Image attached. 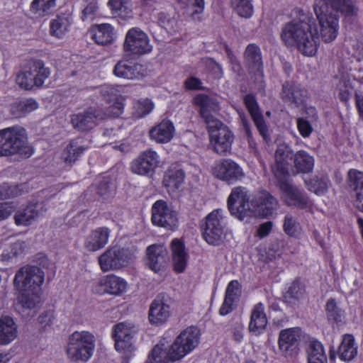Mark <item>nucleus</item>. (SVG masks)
<instances>
[{"label":"nucleus","instance_id":"nucleus-1","mask_svg":"<svg viewBox=\"0 0 363 363\" xmlns=\"http://www.w3.org/2000/svg\"><path fill=\"white\" fill-rule=\"evenodd\" d=\"M291 15L294 19L281 29V40L287 47L296 46L305 56L315 55L319 46V35L313 14L296 7Z\"/></svg>","mask_w":363,"mask_h":363},{"label":"nucleus","instance_id":"nucleus-2","mask_svg":"<svg viewBox=\"0 0 363 363\" xmlns=\"http://www.w3.org/2000/svg\"><path fill=\"white\" fill-rule=\"evenodd\" d=\"M313 9L325 43H330L337 38L340 15L347 18L358 13L354 0H315Z\"/></svg>","mask_w":363,"mask_h":363},{"label":"nucleus","instance_id":"nucleus-3","mask_svg":"<svg viewBox=\"0 0 363 363\" xmlns=\"http://www.w3.org/2000/svg\"><path fill=\"white\" fill-rule=\"evenodd\" d=\"M44 280V272L36 266L26 265L16 272L13 286L17 291L18 301L23 308H36L40 303Z\"/></svg>","mask_w":363,"mask_h":363},{"label":"nucleus","instance_id":"nucleus-4","mask_svg":"<svg viewBox=\"0 0 363 363\" xmlns=\"http://www.w3.org/2000/svg\"><path fill=\"white\" fill-rule=\"evenodd\" d=\"M135 257L134 249L113 246L101 254L98 258V262L101 271L106 272L128 267L134 262Z\"/></svg>","mask_w":363,"mask_h":363},{"label":"nucleus","instance_id":"nucleus-5","mask_svg":"<svg viewBox=\"0 0 363 363\" xmlns=\"http://www.w3.org/2000/svg\"><path fill=\"white\" fill-rule=\"evenodd\" d=\"M50 75V69L45 66L40 59H30L24 71L16 77V82L23 89L31 90L34 87H40Z\"/></svg>","mask_w":363,"mask_h":363},{"label":"nucleus","instance_id":"nucleus-6","mask_svg":"<svg viewBox=\"0 0 363 363\" xmlns=\"http://www.w3.org/2000/svg\"><path fill=\"white\" fill-rule=\"evenodd\" d=\"M95 347L94 336L86 331L74 332L69 337L67 353L74 362L88 361Z\"/></svg>","mask_w":363,"mask_h":363},{"label":"nucleus","instance_id":"nucleus-7","mask_svg":"<svg viewBox=\"0 0 363 363\" xmlns=\"http://www.w3.org/2000/svg\"><path fill=\"white\" fill-rule=\"evenodd\" d=\"M4 143L9 155H20L30 157L33 150L28 145L26 130L24 128L16 125L1 129Z\"/></svg>","mask_w":363,"mask_h":363},{"label":"nucleus","instance_id":"nucleus-8","mask_svg":"<svg viewBox=\"0 0 363 363\" xmlns=\"http://www.w3.org/2000/svg\"><path fill=\"white\" fill-rule=\"evenodd\" d=\"M211 125L206 127L210 145L215 152L224 155L230 152L234 140V134L228 126L222 121H212Z\"/></svg>","mask_w":363,"mask_h":363},{"label":"nucleus","instance_id":"nucleus-9","mask_svg":"<svg viewBox=\"0 0 363 363\" xmlns=\"http://www.w3.org/2000/svg\"><path fill=\"white\" fill-rule=\"evenodd\" d=\"M200 337V330L196 326L191 325L186 328L171 345L173 357L179 360L183 359L199 345Z\"/></svg>","mask_w":363,"mask_h":363},{"label":"nucleus","instance_id":"nucleus-10","mask_svg":"<svg viewBox=\"0 0 363 363\" xmlns=\"http://www.w3.org/2000/svg\"><path fill=\"white\" fill-rule=\"evenodd\" d=\"M221 211L215 209L201 220L200 228L203 240L211 245H218L223 234L224 225Z\"/></svg>","mask_w":363,"mask_h":363},{"label":"nucleus","instance_id":"nucleus-11","mask_svg":"<svg viewBox=\"0 0 363 363\" xmlns=\"http://www.w3.org/2000/svg\"><path fill=\"white\" fill-rule=\"evenodd\" d=\"M249 190L242 186L232 189L227 199V206L232 216L242 220L251 210Z\"/></svg>","mask_w":363,"mask_h":363},{"label":"nucleus","instance_id":"nucleus-12","mask_svg":"<svg viewBox=\"0 0 363 363\" xmlns=\"http://www.w3.org/2000/svg\"><path fill=\"white\" fill-rule=\"evenodd\" d=\"M152 223L167 230H174L178 226L177 213L169 206L167 201L160 199L156 201L151 208Z\"/></svg>","mask_w":363,"mask_h":363},{"label":"nucleus","instance_id":"nucleus-13","mask_svg":"<svg viewBox=\"0 0 363 363\" xmlns=\"http://www.w3.org/2000/svg\"><path fill=\"white\" fill-rule=\"evenodd\" d=\"M213 175L229 185L241 181L245 177L242 168L232 159L225 158L216 162L212 168Z\"/></svg>","mask_w":363,"mask_h":363},{"label":"nucleus","instance_id":"nucleus-14","mask_svg":"<svg viewBox=\"0 0 363 363\" xmlns=\"http://www.w3.org/2000/svg\"><path fill=\"white\" fill-rule=\"evenodd\" d=\"M106 116V113L102 108L90 106L83 112L72 114L71 123L74 129L80 132H86L96 126Z\"/></svg>","mask_w":363,"mask_h":363},{"label":"nucleus","instance_id":"nucleus-15","mask_svg":"<svg viewBox=\"0 0 363 363\" xmlns=\"http://www.w3.org/2000/svg\"><path fill=\"white\" fill-rule=\"evenodd\" d=\"M123 49L125 52H130L134 55H143L150 53L152 46L144 31L139 28H132L125 35Z\"/></svg>","mask_w":363,"mask_h":363},{"label":"nucleus","instance_id":"nucleus-16","mask_svg":"<svg viewBox=\"0 0 363 363\" xmlns=\"http://www.w3.org/2000/svg\"><path fill=\"white\" fill-rule=\"evenodd\" d=\"M278 186L282 192L286 203L303 210L309 206V199L303 190L291 184L286 178H279Z\"/></svg>","mask_w":363,"mask_h":363},{"label":"nucleus","instance_id":"nucleus-17","mask_svg":"<svg viewBox=\"0 0 363 363\" xmlns=\"http://www.w3.org/2000/svg\"><path fill=\"white\" fill-rule=\"evenodd\" d=\"M244 62L249 74L255 81H262L264 78V65L260 48L250 43L244 52Z\"/></svg>","mask_w":363,"mask_h":363},{"label":"nucleus","instance_id":"nucleus-18","mask_svg":"<svg viewBox=\"0 0 363 363\" xmlns=\"http://www.w3.org/2000/svg\"><path fill=\"white\" fill-rule=\"evenodd\" d=\"M160 163V156L152 149L142 152L130 164L131 171L137 174L152 176Z\"/></svg>","mask_w":363,"mask_h":363},{"label":"nucleus","instance_id":"nucleus-19","mask_svg":"<svg viewBox=\"0 0 363 363\" xmlns=\"http://www.w3.org/2000/svg\"><path fill=\"white\" fill-rule=\"evenodd\" d=\"M128 287V282L122 277L113 274L102 276L93 286V291L99 294H108L113 296L123 294Z\"/></svg>","mask_w":363,"mask_h":363},{"label":"nucleus","instance_id":"nucleus-20","mask_svg":"<svg viewBox=\"0 0 363 363\" xmlns=\"http://www.w3.org/2000/svg\"><path fill=\"white\" fill-rule=\"evenodd\" d=\"M243 104L263 140H269V128L256 96L251 93L247 94L243 97Z\"/></svg>","mask_w":363,"mask_h":363},{"label":"nucleus","instance_id":"nucleus-21","mask_svg":"<svg viewBox=\"0 0 363 363\" xmlns=\"http://www.w3.org/2000/svg\"><path fill=\"white\" fill-rule=\"evenodd\" d=\"M111 336L116 351L128 354L134 350L132 330L124 323H119L113 327Z\"/></svg>","mask_w":363,"mask_h":363},{"label":"nucleus","instance_id":"nucleus-22","mask_svg":"<svg viewBox=\"0 0 363 363\" xmlns=\"http://www.w3.org/2000/svg\"><path fill=\"white\" fill-rule=\"evenodd\" d=\"M250 204V212L257 213L262 217H268L272 215L277 201L269 191L264 190L252 197Z\"/></svg>","mask_w":363,"mask_h":363},{"label":"nucleus","instance_id":"nucleus-23","mask_svg":"<svg viewBox=\"0 0 363 363\" xmlns=\"http://www.w3.org/2000/svg\"><path fill=\"white\" fill-rule=\"evenodd\" d=\"M113 73L120 78L127 79H139L145 76L146 67L133 60L123 59L115 65Z\"/></svg>","mask_w":363,"mask_h":363},{"label":"nucleus","instance_id":"nucleus-24","mask_svg":"<svg viewBox=\"0 0 363 363\" xmlns=\"http://www.w3.org/2000/svg\"><path fill=\"white\" fill-rule=\"evenodd\" d=\"M295 153L291 147L286 144H280L275 151V174L279 178H286L289 175V167L290 161L294 160Z\"/></svg>","mask_w":363,"mask_h":363},{"label":"nucleus","instance_id":"nucleus-25","mask_svg":"<svg viewBox=\"0 0 363 363\" xmlns=\"http://www.w3.org/2000/svg\"><path fill=\"white\" fill-rule=\"evenodd\" d=\"M347 184L353 198V205L363 213V172L351 169L348 172Z\"/></svg>","mask_w":363,"mask_h":363},{"label":"nucleus","instance_id":"nucleus-26","mask_svg":"<svg viewBox=\"0 0 363 363\" xmlns=\"http://www.w3.org/2000/svg\"><path fill=\"white\" fill-rule=\"evenodd\" d=\"M193 103L199 108V115L204 120L206 127L212 121H219L212 115V112L218 106L216 99L205 94H198L194 97Z\"/></svg>","mask_w":363,"mask_h":363},{"label":"nucleus","instance_id":"nucleus-27","mask_svg":"<svg viewBox=\"0 0 363 363\" xmlns=\"http://www.w3.org/2000/svg\"><path fill=\"white\" fill-rule=\"evenodd\" d=\"M171 315L170 306L163 298L152 301L148 311V319L152 325H161L166 323Z\"/></svg>","mask_w":363,"mask_h":363},{"label":"nucleus","instance_id":"nucleus-28","mask_svg":"<svg viewBox=\"0 0 363 363\" xmlns=\"http://www.w3.org/2000/svg\"><path fill=\"white\" fill-rule=\"evenodd\" d=\"M300 329L290 328L281 330L279 335L278 347L284 356L291 355L300 339Z\"/></svg>","mask_w":363,"mask_h":363},{"label":"nucleus","instance_id":"nucleus-29","mask_svg":"<svg viewBox=\"0 0 363 363\" xmlns=\"http://www.w3.org/2000/svg\"><path fill=\"white\" fill-rule=\"evenodd\" d=\"M110 233L111 230L107 227H99L91 230L85 238V248L90 252L104 248L108 242Z\"/></svg>","mask_w":363,"mask_h":363},{"label":"nucleus","instance_id":"nucleus-30","mask_svg":"<svg viewBox=\"0 0 363 363\" xmlns=\"http://www.w3.org/2000/svg\"><path fill=\"white\" fill-rule=\"evenodd\" d=\"M306 91L300 84L294 81H286L282 84L281 97L285 102L298 105L305 101Z\"/></svg>","mask_w":363,"mask_h":363},{"label":"nucleus","instance_id":"nucleus-31","mask_svg":"<svg viewBox=\"0 0 363 363\" xmlns=\"http://www.w3.org/2000/svg\"><path fill=\"white\" fill-rule=\"evenodd\" d=\"M267 323L264 304L259 302L254 306L252 310L249 330L255 335H259L264 333Z\"/></svg>","mask_w":363,"mask_h":363},{"label":"nucleus","instance_id":"nucleus-32","mask_svg":"<svg viewBox=\"0 0 363 363\" xmlns=\"http://www.w3.org/2000/svg\"><path fill=\"white\" fill-rule=\"evenodd\" d=\"M171 250L174 271L179 274L184 272L187 265L188 258L184 242L179 239H174L171 243Z\"/></svg>","mask_w":363,"mask_h":363},{"label":"nucleus","instance_id":"nucleus-33","mask_svg":"<svg viewBox=\"0 0 363 363\" xmlns=\"http://www.w3.org/2000/svg\"><path fill=\"white\" fill-rule=\"evenodd\" d=\"M185 177L186 174L182 169L170 166L164 172L162 183L168 191H175L181 187Z\"/></svg>","mask_w":363,"mask_h":363},{"label":"nucleus","instance_id":"nucleus-34","mask_svg":"<svg viewBox=\"0 0 363 363\" xmlns=\"http://www.w3.org/2000/svg\"><path fill=\"white\" fill-rule=\"evenodd\" d=\"M39 216L37 203H30L18 209L14 214V222L17 226H29Z\"/></svg>","mask_w":363,"mask_h":363},{"label":"nucleus","instance_id":"nucleus-35","mask_svg":"<svg viewBox=\"0 0 363 363\" xmlns=\"http://www.w3.org/2000/svg\"><path fill=\"white\" fill-rule=\"evenodd\" d=\"M89 33L91 39L98 45H108L113 40V27L108 23L93 25Z\"/></svg>","mask_w":363,"mask_h":363},{"label":"nucleus","instance_id":"nucleus-36","mask_svg":"<svg viewBox=\"0 0 363 363\" xmlns=\"http://www.w3.org/2000/svg\"><path fill=\"white\" fill-rule=\"evenodd\" d=\"M174 125L169 120H162L150 130V136L160 143L169 142L173 138Z\"/></svg>","mask_w":363,"mask_h":363},{"label":"nucleus","instance_id":"nucleus-37","mask_svg":"<svg viewBox=\"0 0 363 363\" xmlns=\"http://www.w3.org/2000/svg\"><path fill=\"white\" fill-rule=\"evenodd\" d=\"M147 265L155 273L164 267V254L162 248L156 244L148 246L146 249Z\"/></svg>","mask_w":363,"mask_h":363},{"label":"nucleus","instance_id":"nucleus-38","mask_svg":"<svg viewBox=\"0 0 363 363\" xmlns=\"http://www.w3.org/2000/svg\"><path fill=\"white\" fill-rule=\"evenodd\" d=\"M337 354L339 359L344 362L352 360L357 354V347L354 337L351 334H345L338 347Z\"/></svg>","mask_w":363,"mask_h":363},{"label":"nucleus","instance_id":"nucleus-39","mask_svg":"<svg viewBox=\"0 0 363 363\" xmlns=\"http://www.w3.org/2000/svg\"><path fill=\"white\" fill-rule=\"evenodd\" d=\"M38 108V102L32 98L18 99L10 106V113L13 118L26 117Z\"/></svg>","mask_w":363,"mask_h":363},{"label":"nucleus","instance_id":"nucleus-40","mask_svg":"<svg viewBox=\"0 0 363 363\" xmlns=\"http://www.w3.org/2000/svg\"><path fill=\"white\" fill-rule=\"evenodd\" d=\"M17 336V326L13 319L9 315L0 318V343L7 345Z\"/></svg>","mask_w":363,"mask_h":363},{"label":"nucleus","instance_id":"nucleus-41","mask_svg":"<svg viewBox=\"0 0 363 363\" xmlns=\"http://www.w3.org/2000/svg\"><path fill=\"white\" fill-rule=\"evenodd\" d=\"M164 345H156L151 350L147 356L145 363H171L179 361L173 357L172 352V345H170L167 351L163 349Z\"/></svg>","mask_w":363,"mask_h":363},{"label":"nucleus","instance_id":"nucleus-42","mask_svg":"<svg viewBox=\"0 0 363 363\" xmlns=\"http://www.w3.org/2000/svg\"><path fill=\"white\" fill-rule=\"evenodd\" d=\"M305 184L308 191L318 196L325 195L330 186V180L327 174H318L305 179Z\"/></svg>","mask_w":363,"mask_h":363},{"label":"nucleus","instance_id":"nucleus-43","mask_svg":"<svg viewBox=\"0 0 363 363\" xmlns=\"http://www.w3.org/2000/svg\"><path fill=\"white\" fill-rule=\"evenodd\" d=\"M79 140V138L70 140L67 145L62 150L61 158L66 164L72 165L75 163L86 149L80 144Z\"/></svg>","mask_w":363,"mask_h":363},{"label":"nucleus","instance_id":"nucleus-44","mask_svg":"<svg viewBox=\"0 0 363 363\" xmlns=\"http://www.w3.org/2000/svg\"><path fill=\"white\" fill-rule=\"evenodd\" d=\"M314 157L305 150L297 151L294 157V167L297 173L308 174L313 172Z\"/></svg>","mask_w":363,"mask_h":363},{"label":"nucleus","instance_id":"nucleus-45","mask_svg":"<svg viewBox=\"0 0 363 363\" xmlns=\"http://www.w3.org/2000/svg\"><path fill=\"white\" fill-rule=\"evenodd\" d=\"M308 363H328L323 345L317 340L310 342L308 349Z\"/></svg>","mask_w":363,"mask_h":363},{"label":"nucleus","instance_id":"nucleus-46","mask_svg":"<svg viewBox=\"0 0 363 363\" xmlns=\"http://www.w3.org/2000/svg\"><path fill=\"white\" fill-rule=\"evenodd\" d=\"M306 287L301 277H298L290 283L285 292L284 297L285 299L291 301H298L304 294Z\"/></svg>","mask_w":363,"mask_h":363},{"label":"nucleus","instance_id":"nucleus-47","mask_svg":"<svg viewBox=\"0 0 363 363\" xmlns=\"http://www.w3.org/2000/svg\"><path fill=\"white\" fill-rule=\"evenodd\" d=\"M69 27L70 23L66 18L57 16L50 21V32L51 35L62 38L68 32Z\"/></svg>","mask_w":363,"mask_h":363},{"label":"nucleus","instance_id":"nucleus-48","mask_svg":"<svg viewBox=\"0 0 363 363\" xmlns=\"http://www.w3.org/2000/svg\"><path fill=\"white\" fill-rule=\"evenodd\" d=\"M338 99L345 106L349 104V101L354 89L350 79L348 77H342L337 84Z\"/></svg>","mask_w":363,"mask_h":363},{"label":"nucleus","instance_id":"nucleus-49","mask_svg":"<svg viewBox=\"0 0 363 363\" xmlns=\"http://www.w3.org/2000/svg\"><path fill=\"white\" fill-rule=\"evenodd\" d=\"M327 318L332 323H338L342 321V311L337 306L336 301L333 298L328 300L325 305Z\"/></svg>","mask_w":363,"mask_h":363},{"label":"nucleus","instance_id":"nucleus-50","mask_svg":"<svg viewBox=\"0 0 363 363\" xmlns=\"http://www.w3.org/2000/svg\"><path fill=\"white\" fill-rule=\"evenodd\" d=\"M231 4L240 17L250 18L252 16L254 9L250 0H231Z\"/></svg>","mask_w":363,"mask_h":363},{"label":"nucleus","instance_id":"nucleus-51","mask_svg":"<svg viewBox=\"0 0 363 363\" xmlns=\"http://www.w3.org/2000/svg\"><path fill=\"white\" fill-rule=\"evenodd\" d=\"M56 6V0H33L30 9L35 12L41 11L44 14H48Z\"/></svg>","mask_w":363,"mask_h":363},{"label":"nucleus","instance_id":"nucleus-52","mask_svg":"<svg viewBox=\"0 0 363 363\" xmlns=\"http://www.w3.org/2000/svg\"><path fill=\"white\" fill-rule=\"evenodd\" d=\"M154 103L150 99H140L138 101L135 109L138 117L143 118L148 115L154 108Z\"/></svg>","mask_w":363,"mask_h":363},{"label":"nucleus","instance_id":"nucleus-53","mask_svg":"<svg viewBox=\"0 0 363 363\" xmlns=\"http://www.w3.org/2000/svg\"><path fill=\"white\" fill-rule=\"evenodd\" d=\"M285 233L291 237H296L299 228V223L290 215L284 217L283 225Z\"/></svg>","mask_w":363,"mask_h":363},{"label":"nucleus","instance_id":"nucleus-54","mask_svg":"<svg viewBox=\"0 0 363 363\" xmlns=\"http://www.w3.org/2000/svg\"><path fill=\"white\" fill-rule=\"evenodd\" d=\"M240 117L241 120V124L245 131L249 147L251 148H255L257 146V143L253 137L250 122L244 114L242 116L240 115Z\"/></svg>","mask_w":363,"mask_h":363},{"label":"nucleus","instance_id":"nucleus-55","mask_svg":"<svg viewBox=\"0 0 363 363\" xmlns=\"http://www.w3.org/2000/svg\"><path fill=\"white\" fill-rule=\"evenodd\" d=\"M297 129L300 135L304 138H308L313 130L311 123L306 118H298L296 121Z\"/></svg>","mask_w":363,"mask_h":363},{"label":"nucleus","instance_id":"nucleus-56","mask_svg":"<svg viewBox=\"0 0 363 363\" xmlns=\"http://www.w3.org/2000/svg\"><path fill=\"white\" fill-rule=\"evenodd\" d=\"M240 284L238 280L230 281L226 287L225 296L229 298H232L235 301L240 294Z\"/></svg>","mask_w":363,"mask_h":363},{"label":"nucleus","instance_id":"nucleus-57","mask_svg":"<svg viewBox=\"0 0 363 363\" xmlns=\"http://www.w3.org/2000/svg\"><path fill=\"white\" fill-rule=\"evenodd\" d=\"M98 9L97 3L91 1L87 4L82 11V18L83 21L88 19L92 20L95 18Z\"/></svg>","mask_w":363,"mask_h":363},{"label":"nucleus","instance_id":"nucleus-58","mask_svg":"<svg viewBox=\"0 0 363 363\" xmlns=\"http://www.w3.org/2000/svg\"><path fill=\"white\" fill-rule=\"evenodd\" d=\"M187 5L192 16L203 13L205 8L204 0H188Z\"/></svg>","mask_w":363,"mask_h":363},{"label":"nucleus","instance_id":"nucleus-59","mask_svg":"<svg viewBox=\"0 0 363 363\" xmlns=\"http://www.w3.org/2000/svg\"><path fill=\"white\" fill-rule=\"evenodd\" d=\"M124 101L125 99L122 96L117 97L113 104L109 107V112L114 117H118L123 113L124 109Z\"/></svg>","mask_w":363,"mask_h":363},{"label":"nucleus","instance_id":"nucleus-60","mask_svg":"<svg viewBox=\"0 0 363 363\" xmlns=\"http://www.w3.org/2000/svg\"><path fill=\"white\" fill-rule=\"evenodd\" d=\"M235 301L232 298H229L225 296L224 300L219 308V315L225 316L230 313L233 310V304Z\"/></svg>","mask_w":363,"mask_h":363},{"label":"nucleus","instance_id":"nucleus-61","mask_svg":"<svg viewBox=\"0 0 363 363\" xmlns=\"http://www.w3.org/2000/svg\"><path fill=\"white\" fill-rule=\"evenodd\" d=\"M202 82L201 79L196 77H188L184 83V86L187 90H201L202 89Z\"/></svg>","mask_w":363,"mask_h":363},{"label":"nucleus","instance_id":"nucleus-62","mask_svg":"<svg viewBox=\"0 0 363 363\" xmlns=\"http://www.w3.org/2000/svg\"><path fill=\"white\" fill-rule=\"evenodd\" d=\"M14 210L11 202L0 203V221L8 218Z\"/></svg>","mask_w":363,"mask_h":363},{"label":"nucleus","instance_id":"nucleus-63","mask_svg":"<svg viewBox=\"0 0 363 363\" xmlns=\"http://www.w3.org/2000/svg\"><path fill=\"white\" fill-rule=\"evenodd\" d=\"M244 326L241 323H236L231 326L233 339L237 342H241L243 339Z\"/></svg>","mask_w":363,"mask_h":363},{"label":"nucleus","instance_id":"nucleus-64","mask_svg":"<svg viewBox=\"0 0 363 363\" xmlns=\"http://www.w3.org/2000/svg\"><path fill=\"white\" fill-rule=\"evenodd\" d=\"M273 223L272 221H267L259 225L257 234L260 238L267 237L272 231Z\"/></svg>","mask_w":363,"mask_h":363}]
</instances>
